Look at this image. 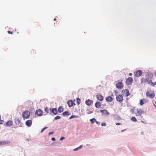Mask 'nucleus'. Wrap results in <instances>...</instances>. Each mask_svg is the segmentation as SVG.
I'll return each instance as SVG.
<instances>
[{
	"mask_svg": "<svg viewBox=\"0 0 156 156\" xmlns=\"http://www.w3.org/2000/svg\"><path fill=\"white\" fill-rule=\"evenodd\" d=\"M153 75L151 73H148L147 75L146 76V78H142L141 79V83H147L148 84H150V82H151V79L153 77Z\"/></svg>",
	"mask_w": 156,
	"mask_h": 156,
	"instance_id": "f257e3e1",
	"label": "nucleus"
},
{
	"mask_svg": "<svg viewBox=\"0 0 156 156\" xmlns=\"http://www.w3.org/2000/svg\"><path fill=\"white\" fill-rule=\"evenodd\" d=\"M30 113L28 111H26L23 112L22 114V116L25 119H27L30 116Z\"/></svg>",
	"mask_w": 156,
	"mask_h": 156,
	"instance_id": "f03ea898",
	"label": "nucleus"
},
{
	"mask_svg": "<svg viewBox=\"0 0 156 156\" xmlns=\"http://www.w3.org/2000/svg\"><path fill=\"white\" fill-rule=\"evenodd\" d=\"M122 95L126 97H128L130 94L129 90L127 89L122 90Z\"/></svg>",
	"mask_w": 156,
	"mask_h": 156,
	"instance_id": "7ed1b4c3",
	"label": "nucleus"
},
{
	"mask_svg": "<svg viewBox=\"0 0 156 156\" xmlns=\"http://www.w3.org/2000/svg\"><path fill=\"white\" fill-rule=\"evenodd\" d=\"M146 96L147 97H149L150 98L152 99L154 98L155 94L154 93L150 94L149 91H147L146 92Z\"/></svg>",
	"mask_w": 156,
	"mask_h": 156,
	"instance_id": "20e7f679",
	"label": "nucleus"
},
{
	"mask_svg": "<svg viewBox=\"0 0 156 156\" xmlns=\"http://www.w3.org/2000/svg\"><path fill=\"white\" fill-rule=\"evenodd\" d=\"M117 101L121 103L123 100V98L122 95L119 94L116 96Z\"/></svg>",
	"mask_w": 156,
	"mask_h": 156,
	"instance_id": "39448f33",
	"label": "nucleus"
},
{
	"mask_svg": "<svg viewBox=\"0 0 156 156\" xmlns=\"http://www.w3.org/2000/svg\"><path fill=\"white\" fill-rule=\"evenodd\" d=\"M136 116H141V115L144 113V111L141 109H137Z\"/></svg>",
	"mask_w": 156,
	"mask_h": 156,
	"instance_id": "423d86ee",
	"label": "nucleus"
},
{
	"mask_svg": "<svg viewBox=\"0 0 156 156\" xmlns=\"http://www.w3.org/2000/svg\"><path fill=\"white\" fill-rule=\"evenodd\" d=\"M123 84L122 82H119L116 85V87L118 89H121L123 87Z\"/></svg>",
	"mask_w": 156,
	"mask_h": 156,
	"instance_id": "0eeeda50",
	"label": "nucleus"
},
{
	"mask_svg": "<svg viewBox=\"0 0 156 156\" xmlns=\"http://www.w3.org/2000/svg\"><path fill=\"white\" fill-rule=\"evenodd\" d=\"M100 112L105 116H107L109 115V112L106 110H101Z\"/></svg>",
	"mask_w": 156,
	"mask_h": 156,
	"instance_id": "6e6552de",
	"label": "nucleus"
},
{
	"mask_svg": "<svg viewBox=\"0 0 156 156\" xmlns=\"http://www.w3.org/2000/svg\"><path fill=\"white\" fill-rule=\"evenodd\" d=\"M133 81V79L131 77H129L126 79V83L127 85H130L132 83Z\"/></svg>",
	"mask_w": 156,
	"mask_h": 156,
	"instance_id": "1a4fd4ad",
	"label": "nucleus"
},
{
	"mask_svg": "<svg viewBox=\"0 0 156 156\" xmlns=\"http://www.w3.org/2000/svg\"><path fill=\"white\" fill-rule=\"evenodd\" d=\"M134 74L135 76L136 77H139L142 74V72L141 70H139L134 72Z\"/></svg>",
	"mask_w": 156,
	"mask_h": 156,
	"instance_id": "9d476101",
	"label": "nucleus"
},
{
	"mask_svg": "<svg viewBox=\"0 0 156 156\" xmlns=\"http://www.w3.org/2000/svg\"><path fill=\"white\" fill-rule=\"evenodd\" d=\"M43 111L40 109L37 110L35 113L38 116H41L43 115Z\"/></svg>",
	"mask_w": 156,
	"mask_h": 156,
	"instance_id": "9b49d317",
	"label": "nucleus"
},
{
	"mask_svg": "<svg viewBox=\"0 0 156 156\" xmlns=\"http://www.w3.org/2000/svg\"><path fill=\"white\" fill-rule=\"evenodd\" d=\"M93 101L90 99H88L85 101V104L88 106H90L92 104Z\"/></svg>",
	"mask_w": 156,
	"mask_h": 156,
	"instance_id": "f8f14e48",
	"label": "nucleus"
},
{
	"mask_svg": "<svg viewBox=\"0 0 156 156\" xmlns=\"http://www.w3.org/2000/svg\"><path fill=\"white\" fill-rule=\"evenodd\" d=\"M97 99L100 101H102L103 100V97L101 94H98L96 96Z\"/></svg>",
	"mask_w": 156,
	"mask_h": 156,
	"instance_id": "ddd939ff",
	"label": "nucleus"
},
{
	"mask_svg": "<svg viewBox=\"0 0 156 156\" xmlns=\"http://www.w3.org/2000/svg\"><path fill=\"white\" fill-rule=\"evenodd\" d=\"M32 121L31 120H27L26 122V125L29 127L31 126L32 124Z\"/></svg>",
	"mask_w": 156,
	"mask_h": 156,
	"instance_id": "4468645a",
	"label": "nucleus"
},
{
	"mask_svg": "<svg viewBox=\"0 0 156 156\" xmlns=\"http://www.w3.org/2000/svg\"><path fill=\"white\" fill-rule=\"evenodd\" d=\"M106 101L108 102H111L113 100V98L111 96H108L106 98Z\"/></svg>",
	"mask_w": 156,
	"mask_h": 156,
	"instance_id": "2eb2a0df",
	"label": "nucleus"
},
{
	"mask_svg": "<svg viewBox=\"0 0 156 156\" xmlns=\"http://www.w3.org/2000/svg\"><path fill=\"white\" fill-rule=\"evenodd\" d=\"M67 104H68V106L70 107L73 106V102L72 100H70L68 101Z\"/></svg>",
	"mask_w": 156,
	"mask_h": 156,
	"instance_id": "dca6fc26",
	"label": "nucleus"
},
{
	"mask_svg": "<svg viewBox=\"0 0 156 156\" xmlns=\"http://www.w3.org/2000/svg\"><path fill=\"white\" fill-rule=\"evenodd\" d=\"M6 125L8 126H12L13 125V122L12 121L9 120L6 123Z\"/></svg>",
	"mask_w": 156,
	"mask_h": 156,
	"instance_id": "f3484780",
	"label": "nucleus"
},
{
	"mask_svg": "<svg viewBox=\"0 0 156 156\" xmlns=\"http://www.w3.org/2000/svg\"><path fill=\"white\" fill-rule=\"evenodd\" d=\"M147 102V101L144 99H141L140 100V104L141 105H142L144 104V103H145Z\"/></svg>",
	"mask_w": 156,
	"mask_h": 156,
	"instance_id": "a211bd4d",
	"label": "nucleus"
},
{
	"mask_svg": "<svg viewBox=\"0 0 156 156\" xmlns=\"http://www.w3.org/2000/svg\"><path fill=\"white\" fill-rule=\"evenodd\" d=\"M51 112H52L54 115H56L58 113V112L56 108H54L52 109Z\"/></svg>",
	"mask_w": 156,
	"mask_h": 156,
	"instance_id": "6ab92c4d",
	"label": "nucleus"
},
{
	"mask_svg": "<svg viewBox=\"0 0 156 156\" xmlns=\"http://www.w3.org/2000/svg\"><path fill=\"white\" fill-rule=\"evenodd\" d=\"M95 106L97 108H99L101 107V103L99 101H97L95 104Z\"/></svg>",
	"mask_w": 156,
	"mask_h": 156,
	"instance_id": "aec40b11",
	"label": "nucleus"
},
{
	"mask_svg": "<svg viewBox=\"0 0 156 156\" xmlns=\"http://www.w3.org/2000/svg\"><path fill=\"white\" fill-rule=\"evenodd\" d=\"M44 111L47 113H49L50 112L51 113V108L49 109L47 107H46L45 108Z\"/></svg>",
	"mask_w": 156,
	"mask_h": 156,
	"instance_id": "412c9836",
	"label": "nucleus"
},
{
	"mask_svg": "<svg viewBox=\"0 0 156 156\" xmlns=\"http://www.w3.org/2000/svg\"><path fill=\"white\" fill-rule=\"evenodd\" d=\"M63 108L62 106H60L58 108V110L60 113H61L63 111Z\"/></svg>",
	"mask_w": 156,
	"mask_h": 156,
	"instance_id": "4be33fe9",
	"label": "nucleus"
},
{
	"mask_svg": "<svg viewBox=\"0 0 156 156\" xmlns=\"http://www.w3.org/2000/svg\"><path fill=\"white\" fill-rule=\"evenodd\" d=\"M68 111H66L63 113V115L64 116L69 115H70Z\"/></svg>",
	"mask_w": 156,
	"mask_h": 156,
	"instance_id": "5701e85b",
	"label": "nucleus"
},
{
	"mask_svg": "<svg viewBox=\"0 0 156 156\" xmlns=\"http://www.w3.org/2000/svg\"><path fill=\"white\" fill-rule=\"evenodd\" d=\"M8 144V142L6 141H2L0 142V144L1 145L5 144Z\"/></svg>",
	"mask_w": 156,
	"mask_h": 156,
	"instance_id": "b1692460",
	"label": "nucleus"
},
{
	"mask_svg": "<svg viewBox=\"0 0 156 156\" xmlns=\"http://www.w3.org/2000/svg\"><path fill=\"white\" fill-rule=\"evenodd\" d=\"M77 117H79V116L75 115H72L69 117V119H71L73 118H76Z\"/></svg>",
	"mask_w": 156,
	"mask_h": 156,
	"instance_id": "393cba45",
	"label": "nucleus"
},
{
	"mask_svg": "<svg viewBox=\"0 0 156 156\" xmlns=\"http://www.w3.org/2000/svg\"><path fill=\"white\" fill-rule=\"evenodd\" d=\"M96 120L95 118H93L90 119V121L92 123H94Z\"/></svg>",
	"mask_w": 156,
	"mask_h": 156,
	"instance_id": "a878e982",
	"label": "nucleus"
},
{
	"mask_svg": "<svg viewBox=\"0 0 156 156\" xmlns=\"http://www.w3.org/2000/svg\"><path fill=\"white\" fill-rule=\"evenodd\" d=\"M131 120L133 122H136L137 120L134 117H133L131 118Z\"/></svg>",
	"mask_w": 156,
	"mask_h": 156,
	"instance_id": "bb28decb",
	"label": "nucleus"
},
{
	"mask_svg": "<svg viewBox=\"0 0 156 156\" xmlns=\"http://www.w3.org/2000/svg\"><path fill=\"white\" fill-rule=\"evenodd\" d=\"M77 103L78 105H79L80 103V99L79 98H77L76 99Z\"/></svg>",
	"mask_w": 156,
	"mask_h": 156,
	"instance_id": "cd10ccee",
	"label": "nucleus"
},
{
	"mask_svg": "<svg viewBox=\"0 0 156 156\" xmlns=\"http://www.w3.org/2000/svg\"><path fill=\"white\" fill-rule=\"evenodd\" d=\"M150 83L151 84V85L152 86H154L155 85H156V82H152V81H151V82H150Z\"/></svg>",
	"mask_w": 156,
	"mask_h": 156,
	"instance_id": "c85d7f7f",
	"label": "nucleus"
},
{
	"mask_svg": "<svg viewBox=\"0 0 156 156\" xmlns=\"http://www.w3.org/2000/svg\"><path fill=\"white\" fill-rule=\"evenodd\" d=\"M61 118V117L60 116H57L55 117V120H57Z\"/></svg>",
	"mask_w": 156,
	"mask_h": 156,
	"instance_id": "c756f323",
	"label": "nucleus"
},
{
	"mask_svg": "<svg viewBox=\"0 0 156 156\" xmlns=\"http://www.w3.org/2000/svg\"><path fill=\"white\" fill-rule=\"evenodd\" d=\"M47 127H45L43 129H42V130H41V133H42L43 132V131L45 129H46L47 128Z\"/></svg>",
	"mask_w": 156,
	"mask_h": 156,
	"instance_id": "7c9ffc66",
	"label": "nucleus"
},
{
	"mask_svg": "<svg viewBox=\"0 0 156 156\" xmlns=\"http://www.w3.org/2000/svg\"><path fill=\"white\" fill-rule=\"evenodd\" d=\"M4 123V121L2 120H0V124H2Z\"/></svg>",
	"mask_w": 156,
	"mask_h": 156,
	"instance_id": "2f4dec72",
	"label": "nucleus"
},
{
	"mask_svg": "<svg viewBox=\"0 0 156 156\" xmlns=\"http://www.w3.org/2000/svg\"><path fill=\"white\" fill-rule=\"evenodd\" d=\"M7 32H8V33H9V34H13V32L12 31H8Z\"/></svg>",
	"mask_w": 156,
	"mask_h": 156,
	"instance_id": "473e14b6",
	"label": "nucleus"
},
{
	"mask_svg": "<svg viewBox=\"0 0 156 156\" xmlns=\"http://www.w3.org/2000/svg\"><path fill=\"white\" fill-rule=\"evenodd\" d=\"M106 126V124L105 123H103L101 124L102 126Z\"/></svg>",
	"mask_w": 156,
	"mask_h": 156,
	"instance_id": "72a5a7b5",
	"label": "nucleus"
},
{
	"mask_svg": "<svg viewBox=\"0 0 156 156\" xmlns=\"http://www.w3.org/2000/svg\"><path fill=\"white\" fill-rule=\"evenodd\" d=\"M134 109H131L130 110V112L132 113H133L134 112Z\"/></svg>",
	"mask_w": 156,
	"mask_h": 156,
	"instance_id": "f704fd0d",
	"label": "nucleus"
},
{
	"mask_svg": "<svg viewBox=\"0 0 156 156\" xmlns=\"http://www.w3.org/2000/svg\"><path fill=\"white\" fill-rule=\"evenodd\" d=\"M53 133H54V132L53 131L51 132H50L49 133L48 135H51V134H53Z\"/></svg>",
	"mask_w": 156,
	"mask_h": 156,
	"instance_id": "c9c22d12",
	"label": "nucleus"
},
{
	"mask_svg": "<svg viewBox=\"0 0 156 156\" xmlns=\"http://www.w3.org/2000/svg\"><path fill=\"white\" fill-rule=\"evenodd\" d=\"M64 139H65V137H62L61 138H60V140H62Z\"/></svg>",
	"mask_w": 156,
	"mask_h": 156,
	"instance_id": "e433bc0d",
	"label": "nucleus"
},
{
	"mask_svg": "<svg viewBox=\"0 0 156 156\" xmlns=\"http://www.w3.org/2000/svg\"><path fill=\"white\" fill-rule=\"evenodd\" d=\"M98 125H99L100 123L98 122L96 120L95 122Z\"/></svg>",
	"mask_w": 156,
	"mask_h": 156,
	"instance_id": "4c0bfd02",
	"label": "nucleus"
},
{
	"mask_svg": "<svg viewBox=\"0 0 156 156\" xmlns=\"http://www.w3.org/2000/svg\"><path fill=\"white\" fill-rule=\"evenodd\" d=\"M116 124L117 125H121V123H116Z\"/></svg>",
	"mask_w": 156,
	"mask_h": 156,
	"instance_id": "58836bf2",
	"label": "nucleus"
},
{
	"mask_svg": "<svg viewBox=\"0 0 156 156\" xmlns=\"http://www.w3.org/2000/svg\"><path fill=\"white\" fill-rule=\"evenodd\" d=\"M51 140L53 141H55V138H52L51 139Z\"/></svg>",
	"mask_w": 156,
	"mask_h": 156,
	"instance_id": "ea45409f",
	"label": "nucleus"
},
{
	"mask_svg": "<svg viewBox=\"0 0 156 156\" xmlns=\"http://www.w3.org/2000/svg\"><path fill=\"white\" fill-rule=\"evenodd\" d=\"M93 113V112L92 111H89V112L88 113V114H91L92 113Z\"/></svg>",
	"mask_w": 156,
	"mask_h": 156,
	"instance_id": "a19ab883",
	"label": "nucleus"
},
{
	"mask_svg": "<svg viewBox=\"0 0 156 156\" xmlns=\"http://www.w3.org/2000/svg\"><path fill=\"white\" fill-rule=\"evenodd\" d=\"M79 149V147H77L76 149H75L74 150L75 151H76V150H78V149Z\"/></svg>",
	"mask_w": 156,
	"mask_h": 156,
	"instance_id": "79ce46f5",
	"label": "nucleus"
},
{
	"mask_svg": "<svg viewBox=\"0 0 156 156\" xmlns=\"http://www.w3.org/2000/svg\"><path fill=\"white\" fill-rule=\"evenodd\" d=\"M132 73H129V76H132Z\"/></svg>",
	"mask_w": 156,
	"mask_h": 156,
	"instance_id": "37998d69",
	"label": "nucleus"
},
{
	"mask_svg": "<svg viewBox=\"0 0 156 156\" xmlns=\"http://www.w3.org/2000/svg\"><path fill=\"white\" fill-rule=\"evenodd\" d=\"M82 147V146L81 145V146H80L79 147H79V148H81V147Z\"/></svg>",
	"mask_w": 156,
	"mask_h": 156,
	"instance_id": "c03bdc74",
	"label": "nucleus"
},
{
	"mask_svg": "<svg viewBox=\"0 0 156 156\" xmlns=\"http://www.w3.org/2000/svg\"><path fill=\"white\" fill-rule=\"evenodd\" d=\"M154 75H155V76H156V72H155V73H154Z\"/></svg>",
	"mask_w": 156,
	"mask_h": 156,
	"instance_id": "a18cd8bd",
	"label": "nucleus"
},
{
	"mask_svg": "<svg viewBox=\"0 0 156 156\" xmlns=\"http://www.w3.org/2000/svg\"><path fill=\"white\" fill-rule=\"evenodd\" d=\"M111 96H113V94H111Z\"/></svg>",
	"mask_w": 156,
	"mask_h": 156,
	"instance_id": "49530a36",
	"label": "nucleus"
},
{
	"mask_svg": "<svg viewBox=\"0 0 156 156\" xmlns=\"http://www.w3.org/2000/svg\"><path fill=\"white\" fill-rule=\"evenodd\" d=\"M125 130V129L124 130H122L121 131V132H123V131H124Z\"/></svg>",
	"mask_w": 156,
	"mask_h": 156,
	"instance_id": "de8ad7c7",
	"label": "nucleus"
},
{
	"mask_svg": "<svg viewBox=\"0 0 156 156\" xmlns=\"http://www.w3.org/2000/svg\"><path fill=\"white\" fill-rule=\"evenodd\" d=\"M54 21L56 20V18L55 19H54Z\"/></svg>",
	"mask_w": 156,
	"mask_h": 156,
	"instance_id": "09e8293b",
	"label": "nucleus"
},
{
	"mask_svg": "<svg viewBox=\"0 0 156 156\" xmlns=\"http://www.w3.org/2000/svg\"><path fill=\"white\" fill-rule=\"evenodd\" d=\"M154 106L156 108V105L154 104Z\"/></svg>",
	"mask_w": 156,
	"mask_h": 156,
	"instance_id": "8fccbe9b",
	"label": "nucleus"
}]
</instances>
